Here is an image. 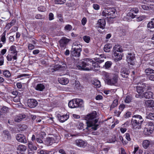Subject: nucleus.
<instances>
[{"label":"nucleus","mask_w":154,"mask_h":154,"mask_svg":"<svg viewBox=\"0 0 154 154\" xmlns=\"http://www.w3.org/2000/svg\"><path fill=\"white\" fill-rule=\"evenodd\" d=\"M125 107V105L123 104H121L119 106V110L122 112Z\"/></svg>","instance_id":"obj_52"},{"label":"nucleus","mask_w":154,"mask_h":154,"mask_svg":"<svg viewBox=\"0 0 154 154\" xmlns=\"http://www.w3.org/2000/svg\"><path fill=\"white\" fill-rule=\"evenodd\" d=\"M59 82L62 85H66L69 82V80L68 79L66 78H61L58 79Z\"/></svg>","instance_id":"obj_25"},{"label":"nucleus","mask_w":154,"mask_h":154,"mask_svg":"<svg viewBox=\"0 0 154 154\" xmlns=\"http://www.w3.org/2000/svg\"><path fill=\"white\" fill-rule=\"evenodd\" d=\"M145 73L146 74V75H150V74L151 73H154V70L151 69L147 68L145 70Z\"/></svg>","instance_id":"obj_37"},{"label":"nucleus","mask_w":154,"mask_h":154,"mask_svg":"<svg viewBox=\"0 0 154 154\" xmlns=\"http://www.w3.org/2000/svg\"><path fill=\"white\" fill-rule=\"evenodd\" d=\"M131 97L129 95H127L125 98V102L127 103H129L131 101Z\"/></svg>","instance_id":"obj_46"},{"label":"nucleus","mask_w":154,"mask_h":154,"mask_svg":"<svg viewBox=\"0 0 154 154\" xmlns=\"http://www.w3.org/2000/svg\"><path fill=\"white\" fill-rule=\"evenodd\" d=\"M137 91L138 94H141L143 92V88L139 86H137Z\"/></svg>","instance_id":"obj_48"},{"label":"nucleus","mask_w":154,"mask_h":154,"mask_svg":"<svg viewBox=\"0 0 154 154\" xmlns=\"http://www.w3.org/2000/svg\"><path fill=\"white\" fill-rule=\"evenodd\" d=\"M103 98L102 96L100 95H98L96 97L95 99L97 100H100L102 99Z\"/></svg>","instance_id":"obj_64"},{"label":"nucleus","mask_w":154,"mask_h":154,"mask_svg":"<svg viewBox=\"0 0 154 154\" xmlns=\"http://www.w3.org/2000/svg\"><path fill=\"white\" fill-rule=\"evenodd\" d=\"M125 138L128 141H130L131 140V138L130 137V134L128 133H126L125 134Z\"/></svg>","instance_id":"obj_63"},{"label":"nucleus","mask_w":154,"mask_h":154,"mask_svg":"<svg viewBox=\"0 0 154 154\" xmlns=\"http://www.w3.org/2000/svg\"><path fill=\"white\" fill-rule=\"evenodd\" d=\"M118 78V75L117 73L113 74L112 79H107V84L109 85H115L117 82Z\"/></svg>","instance_id":"obj_7"},{"label":"nucleus","mask_w":154,"mask_h":154,"mask_svg":"<svg viewBox=\"0 0 154 154\" xmlns=\"http://www.w3.org/2000/svg\"><path fill=\"white\" fill-rule=\"evenodd\" d=\"M51 152L45 150H41L40 151L41 154H50Z\"/></svg>","instance_id":"obj_49"},{"label":"nucleus","mask_w":154,"mask_h":154,"mask_svg":"<svg viewBox=\"0 0 154 154\" xmlns=\"http://www.w3.org/2000/svg\"><path fill=\"white\" fill-rule=\"evenodd\" d=\"M139 11L138 9L136 8H133L131 9L130 12H134V13L137 14Z\"/></svg>","instance_id":"obj_51"},{"label":"nucleus","mask_w":154,"mask_h":154,"mask_svg":"<svg viewBox=\"0 0 154 154\" xmlns=\"http://www.w3.org/2000/svg\"><path fill=\"white\" fill-rule=\"evenodd\" d=\"M93 8L96 10H98L100 8L99 6L96 4H94L93 5Z\"/></svg>","instance_id":"obj_62"},{"label":"nucleus","mask_w":154,"mask_h":154,"mask_svg":"<svg viewBox=\"0 0 154 154\" xmlns=\"http://www.w3.org/2000/svg\"><path fill=\"white\" fill-rule=\"evenodd\" d=\"M26 115L25 114H19L16 116L14 118V121L16 122H19L22 120L26 117Z\"/></svg>","instance_id":"obj_20"},{"label":"nucleus","mask_w":154,"mask_h":154,"mask_svg":"<svg viewBox=\"0 0 154 154\" xmlns=\"http://www.w3.org/2000/svg\"><path fill=\"white\" fill-rule=\"evenodd\" d=\"M137 120L134 119L131 120V123L132 128L134 130H137L140 129L141 128L143 122L140 121H138Z\"/></svg>","instance_id":"obj_9"},{"label":"nucleus","mask_w":154,"mask_h":154,"mask_svg":"<svg viewBox=\"0 0 154 154\" xmlns=\"http://www.w3.org/2000/svg\"><path fill=\"white\" fill-rule=\"evenodd\" d=\"M100 66L96 62L93 61L91 59L85 58L81 60L76 64L77 69L80 70H89L99 67Z\"/></svg>","instance_id":"obj_1"},{"label":"nucleus","mask_w":154,"mask_h":154,"mask_svg":"<svg viewBox=\"0 0 154 154\" xmlns=\"http://www.w3.org/2000/svg\"><path fill=\"white\" fill-rule=\"evenodd\" d=\"M49 20H52L53 19H54V15L52 13H49Z\"/></svg>","instance_id":"obj_61"},{"label":"nucleus","mask_w":154,"mask_h":154,"mask_svg":"<svg viewBox=\"0 0 154 154\" xmlns=\"http://www.w3.org/2000/svg\"><path fill=\"white\" fill-rule=\"evenodd\" d=\"M118 100L117 99H115L113 101V103L110 107V109H112L116 107L118 105Z\"/></svg>","instance_id":"obj_35"},{"label":"nucleus","mask_w":154,"mask_h":154,"mask_svg":"<svg viewBox=\"0 0 154 154\" xmlns=\"http://www.w3.org/2000/svg\"><path fill=\"white\" fill-rule=\"evenodd\" d=\"M84 41L87 43H89L91 39V37L89 36L85 35L83 37Z\"/></svg>","instance_id":"obj_43"},{"label":"nucleus","mask_w":154,"mask_h":154,"mask_svg":"<svg viewBox=\"0 0 154 154\" xmlns=\"http://www.w3.org/2000/svg\"><path fill=\"white\" fill-rule=\"evenodd\" d=\"M82 46L79 43L74 42L72 45L71 50V55L73 57L78 58L80 55V53L82 51L81 47Z\"/></svg>","instance_id":"obj_3"},{"label":"nucleus","mask_w":154,"mask_h":154,"mask_svg":"<svg viewBox=\"0 0 154 154\" xmlns=\"http://www.w3.org/2000/svg\"><path fill=\"white\" fill-rule=\"evenodd\" d=\"M8 108L6 106H3L1 110H0V116L2 115V112L5 113L7 112L8 111Z\"/></svg>","instance_id":"obj_41"},{"label":"nucleus","mask_w":154,"mask_h":154,"mask_svg":"<svg viewBox=\"0 0 154 154\" xmlns=\"http://www.w3.org/2000/svg\"><path fill=\"white\" fill-rule=\"evenodd\" d=\"M106 25V21L104 19H100L97 23V27L102 29L104 28Z\"/></svg>","instance_id":"obj_14"},{"label":"nucleus","mask_w":154,"mask_h":154,"mask_svg":"<svg viewBox=\"0 0 154 154\" xmlns=\"http://www.w3.org/2000/svg\"><path fill=\"white\" fill-rule=\"evenodd\" d=\"M78 106L75 102V99L70 101L68 103V106L71 108H77Z\"/></svg>","instance_id":"obj_24"},{"label":"nucleus","mask_w":154,"mask_h":154,"mask_svg":"<svg viewBox=\"0 0 154 154\" xmlns=\"http://www.w3.org/2000/svg\"><path fill=\"white\" fill-rule=\"evenodd\" d=\"M97 54L99 55V57L96 58L95 60L96 61L99 63L103 62L104 61V59L106 58L105 57H104V55L103 54L100 55H99L98 54Z\"/></svg>","instance_id":"obj_21"},{"label":"nucleus","mask_w":154,"mask_h":154,"mask_svg":"<svg viewBox=\"0 0 154 154\" xmlns=\"http://www.w3.org/2000/svg\"><path fill=\"white\" fill-rule=\"evenodd\" d=\"M5 32H6L5 31L3 33L1 40L2 42L5 43L6 41V38H5Z\"/></svg>","instance_id":"obj_47"},{"label":"nucleus","mask_w":154,"mask_h":154,"mask_svg":"<svg viewBox=\"0 0 154 154\" xmlns=\"http://www.w3.org/2000/svg\"><path fill=\"white\" fill-rule=\"evenodd\" d=\"M45 88L44 85L42 84H39L37 85L35 89L37 90L42 91Z\"/></svg>","instance_id":"obj_31"},{"label":"nucleus","mask_w":154,"mask_h":154,"mask_svg":"<svg viewBox=\"0 0 154 154\" xmlns=\"http://www.w3.org/2000/svg\"><path fill=\"white\" fill-rule=\"evenodd\" d=\"M151 141L150 140H143L142 143V146L145 149H146L151 144Z\"/></svg>","instance_id":"obj_19"},{"label":"nucleus","mask_w":154,"mask_h":154,"mask_svg":"<svg viewBox=\"0 0 154 154\" xmlns=\"http://www.w3.org/2000/svg\"><path fill=\"white\" fill-rule=\"evenodd\" d=\"M96 112L94 111L91 113L87 115L86 118L88 126L89 127H91L94 130H96L99 126L98 124H96L98 121V119H96Z\"/></svg>","instance_id":"obj_2"},{"label":"nucleus","mask_w":154,"mask_h":154,"mask_svg":"<svg viewBox=\"0 0 154 154\" xmlns=\"http://www.w3.org/2000/svg\"><path fill=\"white\" fill-rule=\"evenodd\" d=\"M74 144L77 146L81 147H85L87 146V143L81 139L75 140Z\"/></svg>","instance_id":"obj_10"},{"label":"nucleus","mask_w":154,"mask_h":154,"mask_svg":"<svg viewBox=\"0 0 154 154\" xmlns=\"http://www.w3.org/2000/svg\"><path fill=\"white\" fill-rule=\"evenodd\" d=\"M20 98L19 96H16L14 97L13 100L14 102H17L20 101Z\"/></svg>","instance_id":"obj_58"},{"label":"nucleus","mask_w":154,"mask_h":154,"mask_svg":"<svg viewBox=\"0 0 154 154\" xmlns=\"http://www.w3.org/2000/svg\"><path fill=\"white\" fill-rule=\"evenodd\" d=\"M146 18V17L144 15H142L137 18V20L138 21H140Z\"/></svg>","instance_id":"obj_50"},{"label":"nucleus","mask_w":154,"mask_h":154,"mask_svg":"<svg viewBox=\"0 0 154 154\" xmlns=\"http://www.w3.org/2000/svg\"><path fill=\"white\" fill-rule=\"evenodd\" d=\"M16 49V48L14 45H12L10 47L9 50V53L6 57L8 61H11L12 59L14 60H17L18 52Z\"/></svg>","instance_id":"obj_4"},{"label":"nucleus","mask_w":154,"mask_h":154,"mask_svg":"<svg viewBox=\"0 0 154 154\" xmlns=\"http://www.w3.org/2000/svg\"><path fill=\"white\" fill-rule=\"evenodd\" d=\"M92 84L94 87L97 88H99L101 86L100 82L98 80H94Z\"/></svg>","instance_id":"obj_34"},{"label":"nucleus","mask_w":154,"mask_h":154,"mask_svg":"<svg viewBox=\"0 0 154 154\" xmlns=\"http://www.w3.org/2000/svg\"><path fill=\"white\" fill-rule=\"evenodd\" d=\"M146 119L154 120V113H150L148 114L146 117Z\"/></svg>","instance_id":"obj_39"},{"label":"nucleus","mask_w":154,"mask_h":154,"mask_svg":"<svg viewBox=\"0 0 154 154\" xmlns=\"http://www.w3.org/2000/svg\"><path fill=\"white\" fill-rule=\"evenodd\" d=\"M17 140L19 142L23 143L27 142V140L25 136L22 134H17L16 137Z\"/></svg>","instance_id":"obj_13"},{"label":"nucleus","mask_w":154,"mask_h":154,"mask_svg":"<svg viewBox=\"0 0 154 154\" xmlns=\"http://www.w3.org/2000/svg\"><path fill=\"white\" fill-rule=\"evenodd\" d=\"M153 93L151 91H148L145 92L143 96L146 99H150L152 98L153 97Z\"/></svg>","instance_id":"obj_26"},{"label":"nucleus","mask_w":154,"mask_h":154,"mask_svg":"<svg viewBox=\"0 0 154 154\" xmlns=\"http://www.w3.org/2000/svg\"><path fill=\"white\" fill-rule=\"evenodd\" d=\"M128 16L132 18L135 17L136 15L134 14V12H129L128 14Z\"/></svg>","instance_id":"obj_53"},{"label":"nucleus","mask_w":154,"mask_h":154,"mask_svg":"<svg viewBox=\"0 0 154 154\" xmlns=\"http://www.w3.org/2000/svg\"><path fill=\"white\" fill-rule=\"evenodd\" d=\"M154 125L152 123H150L144 128L143 133L146 135L148 136L151 134L154 130Z\"/></svg>","instance_id":"obj_8"},{"label":"nucleus","mask_w":154,"mask_h":154,"mask_svg":"<svg viewBox=\"0 0 154 154\" xmlns=\"http://www.w3.org/2000/svg\"><path fill=\"white\" fill-rule=\"evenodd\" d=\"M2 137L4 140H6L7 139H10L11 136L8 131L5 130L2 134Z\"/></svg>","instance_id":"obj_17"},{"label":"nucleus","mask_w":154,"mask_h":154,"mask_svg":"<svg viewBox=\"0 0 154 154\" xmlns=\"http://www.w3.org/2000/svg\"><path fill=\"white\" fill-rule=\"evenodd\" d=\"M72 29V26L69 24L66 25L64 27V30L67 32L71 31Z\"/></svg>","instance_id":"obj_40"},{"label":"nucleus","mask_w":154,"mask_h":154,"mask_svg":"<svg viewBox=\"0 0 154 154\" xmlns=\"http://www.w3.org/2000/svg\"><path fill=\"white\" fill-rule=\"evenodd\" d=\"M29 148L32 150H35L37 149V147L34 145L31 142H29L28 143Z\"/></svg>","instance_id":"obj_33"},{"label":"nucleus","mask_w":154,"mask_h":154,"mask_svg":"<svg viewBox=\"0 0 154 154\" xmlns=\"http://www.w3.org/2000/svg\"><path fill=\"white\" fill-rule=\"evenodd\" d=\"M87 21L86 18L85 17H84L83 18L81 21L82 24V25L84 26L86 23Z\"/></svg>","instance_id":"obj_57"},{"label":"nucleus","mask_w":154,"mask_h":154,"mask_svg":"<svg viewBox=\"0 0 154 154\" xmlns=\"http://www.w3.org/2000/svg\"><path fill=\"white\" fill-rule=\"evenodd\" d=\"M122 51V47L120 45H116L114 47L113 49V55L117 60H121L122 56L121 53H117L116 52H121Z\"/></svg>","instance_id":"obj_5"},{"label":"nucleus","mask_w":154,"mask_h":154,"mask_svg":"<svg viewBox=\"0 0 154 154\" xmlns=\"http://www.w3.org/2000/svg\"><path fill=\"white\" fill-rule=\"evenodd\" d=\"M78 136V134H75L71 133H67L65 135L66 138L69 139H71L73 137H77Z\"/></svg>","instance_id":"obj_29"},{"label":"nucleus","mask_w":154,"mask_h":154,"mask_svg":"<svg viewBox=\"0 0 154 154\" xmlns=\"http://www.w3.org/2000/svg\"><path fill=\"white\" fill-rule=\"evenodd\" d=\"M135 56L132 54H129L127 56V61L129 64L133 65L134 64Z\"/></svg>","instance_id":"obj_12"},{"label":"nucleus","mask_w":154,"mask_h":154,"mask_svg":"<svg viewBox=\"0 0 154 154\" xmlns=\"http://www.w3.org/2000/svg\"><path fill=\"white\" fill-rule=\"evenodd\" d=\"M116 10L114 8L105 9L102 12V15L106 18H113L115 17Z\"/></svg>","instance_id":"obj_6"},{"label":"nucleus","mask_w":154,"mask_h":154,"mask_svg":"<svg viewBox=\"0 0 154 154\" xmlns=\"http://www.w3.org/2000/svg\"><path fill=\"white\" fill-rule=\"evenodd\" d=\"M75 102L78 107H82L83 106L84 103L82 100L81 99H75Z\"/></svg>","instance_id":"obj_28"},{"label":"nucleus","mask_w":154,"mask_h":154,"mask_svg":"<svg viewBox=\"0 0 154 154\" xmlns=\"http://www.w3.org/2000/svg\"><path fill=\"white\" fill-rule=\"evenodd\" d=\"M69 41V39L64 37H62L59 41L60 46L62 48H65Z\"/></svg>","instance_id":"obj_11"},{"label":"nucleus","mask_w":154,"mask_h":154,"mask_svg":"<svg viewBox=\"0 0 154 154\" xmlns=\"http://www.w3.org/2000/svg\"><path fill=\"white\" fill-rule=\"evenodd\" d=\"M15 20H13L10 23H8L6 25V27L9 29L12 26L14 25L16 23Z\"/></svg>","instance_id":"obj_36"},{"label":"nucleus","mask_w":154,"mask_h":154,"mask_svg":"<svg viewBox=\"0 0 154 154\" xmlns=\"http://www.w3.org/2000/svg\"><path fill=\"white\" fill-rule=\"evenodd\" d=\"M111 62L108 61L105 63V65L103 66V67H105L106 69H108L111 67Z\"/></svg>","instance_id":"obj_45"},{"label":"nucleus","mask_w":154,"mask_h":154,"mask_svg":"<svg viewBox=\"0 0 154 154\" xmlns=\"http://www.w3.org/2000/svg\"><path fill=\"white\" fill-rule=\"evenodd\" d=\"M84 124L82 123H80L77 125V128L79 129H82L83 128Z\"/></svg>","instance_id":"obj_56"},{"label":"nucleus","mask_w":154,"mask_h":154,"mask_svg":"<svg viewBox=\"0 0 154 154\" xmlns=\"http://www.w3.org/2000/svg\"><path fill=\"white\" fill-rule=\"evenodd\" d=\"M147 78L150 80L154 81V75H150L148 76Z\"/></svg>","instance_id":"obj_59"},{"label":"nucleus","mask_w":154,"mask_h":154,"mask_svg":"<svg viewBox=\"0 0 154 154\" xmlns=\"http://www.w3.org/2000/svg\"><path fill=\"white\" fill-rule=\"evenodd\" d=\"M28 106L31 108L35 107L37 105L38 103L36 100L34 99H29L27 102Z\"/></svg>","instance_id":"obj_16"},{"label":"nucleus","mask_w":154,"mask_h":154,"mask_svg":"<svg viewBox=\"0 0 154 154\" xmlns=\"http://www.w3.org/2000/svg\"><path fill=\"white\" fill-rule=\"evenodd\" d=\"M145 106L149 107H154V101L153 100H148L145 102Z\"/></svg>","instance_id":"obj_27"},{"label":"nucleus","mask_w":154,"mask_h":154,"mask_svg":"<svg viewBox=\"0 0 154 154\" xmlns=\"http://www.w3.org/2000/svg\"><path fill=\"white\" fill-rule=\"evenodd\" d=\"M66 0H54V2L56 4H63L65 3Z\"/></svg>","instance_id":"obj_44"},{"label":"nucleus","mask_w":154,"mask_h":154,"mask_svg":"<svg viewBox=\"0 0 154 154\" xmlns=\"http://www.w3.org/2000/svg\"><path fill=\"white\" fill-rule=\"evenodd\" d=\"M26 149V146L23 145H20L17 147V153H20V152H24Z\"/></svg>","instance_id":"obj_23"},{"label":"nucleus","mask_w":154,"mask_h":154,"mask_svg":"<svg viewBox=\"0 0 154 154\" xmlns=\"http://www.w3.org/2000/svg\"><path fill=\"white\" fill-rule=\"evenodd\" d=\"M56 71L60 70L62 68V66L60 65L57 64L54 66Z\"/></svg>","instance_id":"obj_55"},{"label":"nucleus","mask_w":154,"mask_h":154,"mask_svg":"<svg viewBox=\"0 0 154 154\" xmlns=\"http://www.w3.org/2000/svg\"><path fill=\"white\" fill-rule=\"evenodd\" d=\"M112 48V45L110 44H106L104 48V50L106 52H109Z\"/></svg>","instance_id":"obj_32"},{"label":"nucleus","mask_w":154,"mask_h":154,"mask_svg":"<svg viewBox=\"0 0 154 154\" xmlns=\"http://www.w3.org/2000/svg\"><path fill=\"white\" fill-rule=\"evenodd\" d=\"M54 138L51 137H48L47 138L46 143L49 146L51 145L53 143H55Z\"/></svg>","instance_id":"obj_30"},{"label":"nucleus","mask_w":154,"mask_h":154,"mask_svg":"<svg viewBox=\"0 0 154 154\" xmlns=\"http://www.w3.org/2000/svg\"><path fill=\"white\" fill-rule=\"evenodd\" d=\"M69 117V115L68 113L66 115H63L62 116H58V119L60 122H64L67 120Z\"/></svg>","instance_id":"obj_18"},{"label":"nucleus","mask_w":154,"mask_h":154,"mask_svg":"<svg viewBox=\"0 0 154 154\" xmlns=\"http://www.w3.org/2000/svg\"><path fill=\"white\" fill-rule=\"evenodd\" d=\"M3 75L7 78H9L11 76V74L10 72L7 70H4L3 72Z\"/></svg>","instance_id":"obj_38"},{"label":"nucleus","mask_w":154,"mask_h":154,"mask_svg":"<svg viewBox=\"0 0 154 154\" xmlns=\"http://www.w3.org/2000/svg\"><path fill=\"white\" fill-rule=\"evenodd\" d=\"M147 27L150 29L154 28V21L152 19L151 21L147 24Z\"/></svg>","instance_id":"obj_42"},{"label":"nucleus","mask_w":154,"mask_h":154,"mask_svg":"<svg viewBox=\"0 0 154 154\" xmlns=\"http://www.w3.org/2000/svg\"><path fill=\"white\" fill-rule=\"evenodd\" d=\"M120 73L122 77L127 78L129 75L130 71L127 69L123 68L121 69Z\"/></svg>","instance_id":"obj_15"},{"label":"nucleus","mask_w":154,"mask_h":154,"mask_svg":"<svg viewBox=\"0 0 154 154\" xmlns=\"http://www.w3.org/2000/svg\"><path fill=\"white\" fill-rule=\"evenodd\" d=\"M131 114V113L130 112H126L125 115V118H128L129 117Z\"/></svg>","instance_id":"obj_60"},{"label":"nucleus","mask_w":154,"mask_h":154,"mask_svg":"<svg viewBox=\"0 0 154 154\" xmlns=\"http://www.w3.org/2000/svg\"><path fill=\"white\" fill-rule=\"evenodd\" d=\"M38 9L39 11L44 12L45 11V8L43 6H40L38 7Z\"/></svg>","instance_id":"obj_54"},{"label":"nucleus","mask_w":154,"mask_h":154,"mask_svg":"<svg viewBox=\"0 0 154 154\" xmlns=\"http://www.w3.org/2000/svg\"><path fill=\"white\" fill-rule=\"evenodd\" d=\"M132 119H134L135 120H137L138 121H140L142 122H143L144 119L142 117L139 115H135L132 116Z\"/></svg>","instance_id":"obj_22"}]
</instances>
